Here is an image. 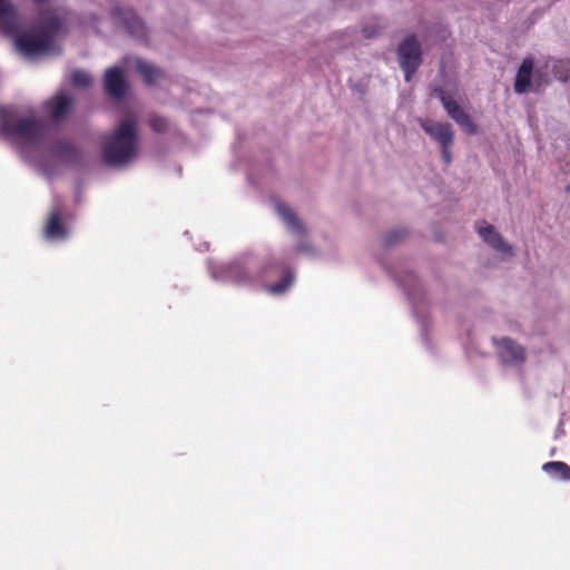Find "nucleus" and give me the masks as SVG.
Wrapping results in <instances>:
<instances>
[{
    "label": "nucleus",
    "mask_w": 570,
    "mask_h": 570,
    "mask_svg": "<svg viewBox=\"0 0 570 570\" xmlns=\"http://www.w3.org/2000/svg\"><path fill=\"white\" fill-rule=\"evenodd\" d=\"M65 24L66 17L57 10L50 8L41 10L35 30L17 36V49L29 58L50 51Z\"/></svg>",
    "instance_id": "obj_1"
},
{
    "label": "nucleus",
    "mask_w": 570,
    "mask_h": 570,
    "mask_svg": "<svg viewBox=\"0 0 570 570\" xmlns=\"http://www.w3.org/2000/svg\"><path fill=\"white\" fill-rule=\"evenodd\" d=\"M136 125L134 118H127L112 134L104 137L101 153L107 165L121 166L135 157L137 151Z\"/></svg>",
    "instance_id": "obj_2"
},
{
    "label": "nucleus",
    "mask_w": 570,
    "mask_h": 570,
    "mask_svg": "<svg viewBox=\"0 0 570 570\" xmlns=\"http://www.w3.org/2000/svg\"><path fill=\"white\" fill-rule=\"evenodd\" d=\"M0 132L20 147L36 146L45 135L43 122L36 116L0 114Z\"/></svg>",
    "instance_id": "obj_3"
},
{
    "label": "nucleus",
    "mask_w": 570,
    "mask_h": 570,
    "mask_svg": "<svg viewBox=\"0 0 570 570\" xmlns=\"http://www.w3.org/2000/svg\"><path fill=\"white\" fill-rule=\"evenodd\" d=\"M549 82V76L541 69H534V60L527 57L522 60L517 71L513 89L518 95H523L528 91L539 92Z\"/></svg>",
    "instance_id": "obj_4"
},
{
    "label": "nucleus",
    "mask_w": 570,
    "mask_h": 570,
    "mask_svg": "<svg viewBox=\"0 0 570 570\" xmlns=\"http://www.w3.org/2000/svg\"><path fill=\"white\" fill-rule=\"evenodd\" d=\"M269 266L258 268L253 261H235L226 266L223 271L227 279L239 286L254 285L264 283Z\"/></svg>",
    "instance_id": "obj_5"
},
{
    "label": "nucleus",
    "mask_w": 570,
    "mask_h": 570,
    "mask_svg": "<svg viewBox=\"0 0 570 570\" xmlns=\"http://www.w3.org/2000/svg\"><path fill=\"white\" fill-rule=\"evenodd\" d=\"M397 58L400 67L404 71L405 80L410 81L422 63L421 45L415 35L405 37L399 45Z\"/></svg>",
    "instance_id": "obj_6"
},
{
    "label": "nucleus",
    "mask_w": 570,
    "mask_h": 570,
    "mask_svg": "<svg viewBox=\"0 0 570 570\" xmlns=\"http://www.w3.org/2000/svg\"><path fill=\"white\" fill-rule=\"evenodd\" d=\"M434 95L440 99L448 116L454 120L459 127L468 135H476L478 126L472 120L471 116L464 111L456 100L450 96L444 89L435 88Z\"/></svg>",
    "instance_id": "obj_7"
},
{
    "label": "nucleus",
    "mask_w": 570,
    "mask_h": 570,
    "mask_svg": "<svg viewBox=\"0 0 570 570\" xmlns=\"http://www.w3.org/2000/svg\"><path fill=\"white\" fill-rule=\"evenodd\" d=\"M111 14L126 28L130 36L139 40L146 39L147 28L131 8L115 7Z\"/></svg>",
    "instance_id": "obj_8"
},
{
    "label": "nucleus",
    "mask_w": 570,
    "mask_h": 570,
    "mask_svg": "<svg viewBox=\"0 0 570 570\" xmlns=\"http://www.w3.org/2000/svg\"><path fill=\"white\" fill-rule=\"evenodd\" d=\"M67 215L59 208H53L47 219L43 228V235L49 240H65L68 238L70 229L66 222Z\"/></svg>",
    "instance_id": "obj_9"
},
{
    "label": "nucleus",
    "mask_w": 570,
    "mask_h": 570,
    "mask_svg": "<svg viewBox=\"0 0 570 570\" xmlns=\"http://www.w3.org/2000/svg\"><path fill=\"white\" fill-rule=\"evenodd\" d=\"M104 86L106 94L117 100L122 99L128 89V83L121 68L112 67L105 72Z\"/></svg>",
    "instance_id": "obj_10"
},
{
    "label": "nucleus",
    "mask_w": 570,
    "mask_h": 570,
    "mask_svg": "<svg viewBox=\"0 0 570 570\" xmlns=\"http://www.w3.org/2000/svg\"><path fill=\"white\" fill-rule=\"evenodd\" d=\"M422 129L440 146H452L454 134L449 122H439L432 119H421Z\"/></svg>",
    "instance_id": "obj_11"
},
{
    "label": "nucleus",
    "mask_w": 570,
    "mask_h": 570,
    "mask_svg": "<svg viewBox=\"0 0 570 570\" xmlns=\"http://www.w3.org/2000/svg\"><path fill=\"white\" fill-rule=\"evenodd\" d=\"M500 356L504 363L522 364L525 360L524 348L509 337L500 341Z\"/></svg>",
    "instance_id": "obj_12"
},
{
    "label": "nucleus",
    "mask_w": 570,
    "mask_h": 570,
    "mask_svg": "<svg viewBox=\"0 0 570 570\" xmlns=\"http://www.w3.org/2000/svg\"><path fill=\"white\" fill-rule=\"evenodd\" d=\"M478 232L482 239L497 252L512 255V247L503 239L502 235L499 234L492 225L479 227Z\"/></svg>",
    "instance_id": "obj_13"
},
{
    "label": "nucleus",
    "mask_w": 570,
    "mask_h": 570,
    "mask_svg": "<svg viewBox=\"0 0 570 570\" xmlns=\"http://www.w3.org/2000/svg\"><path fill=\"white\" fill-rule=\"evenodd\" d=\"M73 99L65 94L57 95L50 101V116L53 120L65 118L72 109Z\"/></svg>",
    "instance_id": "obj_14"
},
{
    "label": "nucleus",
    "mask_w": 570,
    "mask_h": 570,
    "mask_svg": "<svg viewBox=\"0 0 570 570\" xmlns=\"http://www.w3.org/2000/svg\"><path fill=\"white\" fill-rule=\"evenodd\" d=\"M52 154L67 163H77L80 158L79 149L66 141L56 142L52 146Z\"/></svg>",
    "instance_id": "obj_15"
},
{
    "label": "nucleus",
    "mask_w": 570,
    "mask_h": 570,
    "mask_svg": "<svg viewBox=\"0 0 570 570\" xmlns=\"http://www.w3.org/2000/svg\"><path fill=\"white\" fill-rule=\"evenodd\" d=\"M277 213L284 219L288 228L297 235L305 234V227L295 213L285 204L277 205Z\"/></svg>",
    "instance_id": "obj_16"
},
{
    "label": "nucleus",
    "mask_w": 570,
    "mask_h": 570,
    "mask_svg": "<svg viewBox=\"0 0 570 570\" xmlns=\"http://www.w3.org/2000/svg\"><path fill=\"white\" fill-rule=\"evenodd\" d=\"M542 470L553 478L570 481V465L562 461H551L542 465Z\"/></svg>",
    "instance_id": "obj_17"
},
{
    "label": "nucleus",
    "mask_w": 570,
    "mask_h": 570,
    "mask_svg": "<svg viewBox=\"0 0 570 570\" xmlns=\"http://www.w3.org/2000/svg\"><path fill=\"white\" fill-rule=\"evenodd\" d=\"M137 70L147 85H154L160 77V71L157 68L142 60L137 61Z\"/></svg>",
    "instance_id": "obj_18"
},
{
    "label": "nucleus",
    "mask_w": 570,
    "mask_h": 570,
    "mask_svg": "<svg viewBox=\"0 0 570 570\" xmlns=\"http://www.w3.org/2000/svg\"><path fill=\"white\" fill-rule=\"evenodd\" d=\"M552 72L558 80L567 81L570 78V59H559L552 65Z\"/></svg>",
    "instance_id": "obj_19"
},
{
    "label": "nucleus",
    "mask_w": 570,
    "mask_h": 570,
    "mask_svg": "<svg viewBox=\"0 0 570 570\" xmlns=\"http://www.w3.org/2000/svg\"><path fill=\"white\" fill-rule=\"evenodd\" d=\"M16 18V7L10 0H0V24L9 23Z\"/></svg>",
    "instance_id": "obj_20"
},
{
    "label": "nucleus",
    "mask_w": 570,
    "mask_h": 570,
    "mask_svg": "<svg viewBox=\"0 0 570 570\" xmlns=\"http://www.w3.org/2000/svg\"><path fill=\"white\" fill-rule=\"evenodd\" d=\"M292 281H293V277L292 275L288 273L286 275H284L282 277V279L279 282H277L276 284H273V285H265V289L269 293V294H283L284 292L287 291V288L291 286L292 284Z\"/></svg>",
    "instance_id": "obj_21"
},
{
    "label": "nucleus",
    "mask_w": 570,
    "mask_h": 570,
    "mask_svg": "<svg viewBox=\"0 0 570 570\" xmlns=\"http://www.w3.org/2000/svg\"><path fill=\"white\" fill-rule=\"evenodd\" d=\"M70 80L75 87L83 88L91 85V77L81 70H75L71 73Z\"/></svg>",
    "instance_id": "obj_22"
},
{
    "label": "nucleus",
    "mask_w": 570,
    "mask_h": 570,
    "mask_svg": "<svg viewBox=\"0 0 570 570\" xmlns=\"http://www.w3.org/2000/svg\"><path fill=\"white\" fill-rule=\"evenodd\" d=\"M149 125L151 129L156 132H165L168 129L167 120L159 116L150 117Z\"/></svg>",
    "instance_id": "obj_23"
},
{
    "label": "nucleus",
    "mask_w": 570,
    "mask_h": 570,
    "mask_svg": "<svg viewBox=\"0 0 570 570\" xmlns=\"http://www.w3.org/2000/svg\"><path fill=\"white\" fill-rule=\"evenodd\" d=\"M406 236V232L404 229H397L390 232L384 237V245L385 246H392L396 244L399 240L404 238Z\"/></svg>",
    "instance_id": "obj_24"
},
{
    "label": "nucleus",
    "mask_w": 570,
    "mask_h": 570,
    "mask_svg": "<svg viewBox=\"0 0 570 570\" xmlns=\"http://www.w3.org/2000/svg\"><path fill=\"white\" fill-rule=\"evenodd\" d=\"M441 147V155H442V159L444 161L445 165H450L451 161H452V156H451V151H450V148L451 146H440Z\"/></svg>",
    "instance_id": "obj_25"
},
{
    "label": "nucleus",
    "mask_w": 570,
    "mask_h": 570,
    "mask_svg": "<svg viewBox=\"0 0 570 570\" xmlns=\"http://www.w3.org/2000/svg\"><path fill=\"white\" fill-rule=\"evenodd\" d=\"M32 1L38 4H43V3L48 2L49 0H32Z\"/></svg>",
    "instance_id": "obj_26"
},
{
    "label": "nucleus",
    "mask_w": 570,
    "mask_h": 570,
    "mask_svg": "<svg viewBox=\"0 0 570 570\" xmlns=\"http://www.w3.org/2000/svg\"><path fill=\"white\" fill-rule=\"evenodd\" d=\"M566 193H570V184L564 188Z\"/></svg>",
    "instance_id": "obj_27"
}]
</instances>
